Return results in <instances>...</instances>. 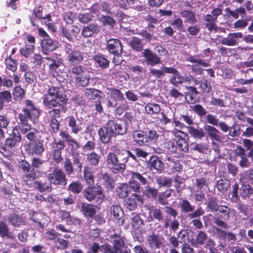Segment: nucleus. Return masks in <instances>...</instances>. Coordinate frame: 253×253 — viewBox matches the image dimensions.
Segmentation results:
<instances>
[{
	"mask_svg": "<svg viewBox=\"0 0 253 253\" xmlns=\"http://www.w3.org/2000/svg\"><path fill=\"white\" fill-rule=\"evenodd\" d=\"M40 115V110L33 102L29 99L26 100L21 112L18 114L17 125L21 132L26 133L32 129L30 121L39 117Z\"/></svg>",
	"mask_w": 253,
	"mask_h": 253,
	"instance_id": "f257e3e1",
	"label": "nucleus"
},
{
	"mask_svg": "<svg viewBox=\"0 0 253 253\" xmlns=\"http://www.w3.org/2000/svg\"><path fill=\"white\" fill-rule=\"evenodd\" d=\"M127 129V127L123 123L114 119L110 120L98 129L99 140L102 143H109L113 137L126 134Z\"/></svg>",
	"mask_w": 253,
	"mask_h": 253,
	"instance_id": "f03ea898",
	"label": "nucleus"
},
{
	"mask_svg": "<svg viewBox=\"0 0 253 253\" xmlns=\"http://www.w3.org/2000/svg\"><path fill=\"white\" fill-rule=\"evenodd\" d=\"M68 98L65 92L61 87L51 85L48 89L47 93L42 98L43 104L49 109L57 106L62 107V111H66L64 107L67 104Z\"/></svg>",
	"mask_w": 253,
	"mask_h": 253,
	"instance_id": "7ed1b4c3",
	"label": "nucleus"
},
{
	"mask_svg": "<svg viewBox=\"0 0 253 253\" xmlns=\"http://www.w3.org/2000/svg\"><path fill=\"white\" fill-rule=\"evenodd\" d=\"M44 162V161L37 157L32 159L31 165L25 160L19 162V168L24 173L22 178L27 185H31L37 177L34 168L40 169Z\"/></svg>",
	"mask_w": 253,
	"mask_h": 253,
	"instance_id": "20e7f679",
	"label": "nucleus"
},
{
	"mask_svg": "<svg viewBox=\"0 0 253 253\" xmlns=\"http://www.w3.org/2000/svg\"><path fill=\"white\" fill-rule=\"evenodd\" d=\"M159 136L154 129H148L145 131L135 130L132 134L133 142L139 146H150L156 142Z\"/></svg>",
	"mask_w": 253,
	"mask_h": 253,
	"instance_id": "39448f33",
	"label": "nucleus"
},
{
	"mask_svg": "<svg viewBox=\"0 0 253 253\" xmlns=\"http://www.w3.org/2000/svg\"><path fill=\"white\" fill-rule=\"evenodd\" d=\"M18 125L14 126L12 132L5 140L4 143L0 145V153L5 157L10 156L19 143L21 141V136L19 131Z\"/></svg>",
	"mask_w": 253,
	"mask_h": 253,
	"instance_id": "423d86ee",
	"label": "nucleus"
},
{
	"mask_svg": "<svg viewBox=\"0 0 253 253\" xmlns=\"http://www.w3.org/2000/svg\"><path fill=\"white\" fill-rule=\"evenodd\" d=\"M193 64L191 66L192 72L196 75H202L205 71L211 78H214V71L213 69H203L202 67L207 68L210 66V60H205L201 58L198 54L194 55H190L186 59Z\"/></svg>",
	"mask_w": 253,
	"mask_h": 253,
	"instance_id": "0eeeda50",
	"label": "nucleus"
},
{
	"mask_svg": "<svg viewBox=\"0 0 253 253\" xmlns=\"http://www.w3.org/2000/svg\"><path fill=\"white\" fill-rule=\"evenodd\" d=\"M107 166L114 173H121L126 169L127 159L119 156L113 152L109 153L106 156Z\"/></svg>",
	"mask_w": 253,
	"mask_h": 253,
	"instance_id": "6e6552de",
	"label": "nucleus"
},
{
	"mask_svg": "<svg viewBox=\"0 0 253 253\" xmlns=\"http://www.w3.org/2000/svg\"><path fill=\"white\" fill-rule=\"evenodd\" d=\"M48 180L51 185L64 188L67 185L68 179L64 170L58 167H55L47 174Z\"/></svg>",
	"mask_w": 253,
	"mask_h": 253,
	"instance_id": "1a4fd4ad",
	"label": "nucleus"
},
{
	"mask_svg": "<svg viewBox=\"0 0 253 253\" xmlns=\"http://www.w3.org/2000/svg\"><path fill=\"white\" fill-rule=\"evenodd\" d=\"M65 53L68 65L81 64L84 60V53L80 49L76 48L70 43H67L66 45Z\"/></svg>",
	"mask_w": 253,
	"mask_h": 253,
	"instance_id": "9d476101",
	"label": "nucleus"
},
{
	"mask_svg": "<svg viewBox=\"0 0 253 253\" xmlns=\"http://www.w3.org/2000/svg\"><path fill=\"white\" fill-rule=\"evenodd\" d=\"M83 196L88 202L96 201L97 204H101L105 198L103 190L100 186H89L83 190Z\"/></svg>",
	"mask_w": 253,
	"mask_h": 253,
	"instance_id": "9b49d317",
	"label": "nucleus"
},
{
	"mask_svg": "<svg viewBox=\"0 0 253 253\" xmlns=\"http://www.w3.org/2000/svg\"><path fill=\"white\" fill-rule=\"evenodd\" d=\"M217 216L213 218V223L221 228L227 229L229 227L225 221L229 220L231 209L225 205H220L217 210Z\"/></svg>",
	"mask_w": 253,
	"mask_h": 253,
	"instance_id": "f8f14e48",
	"label": "nucleus"
},
{
	"mask_svg": "<svg viewBox=\"0 0 253 253\" xmlns=\"http://www.w3.org/2000/svg\"><path fill=\"white\" fill-rule=\"evenodd\" d=\"M49 146L52 161L57 165L61 163L64 160L62 151L65 147L64 141L61 139L57 141L55 138Z\"/></svg>",
	"mask_w": 253,
	"mask_h": 253,
	"instance_id": "ddd939ff",
	"label": "nucleus"
},
{
	"mask_svg": "<svg viewBox=\"0 0 253 253\" xmlns=\"http://www.w3.org/2000/svg\"><path fill=\"white\" fill-rule=\"evenodd\" d=\"M129 175L130 176V180L129 181L130 188L134 192H139L141 186L147 184V179L143 176V174L137 172L130 171Z\"/></svg>",
	"mask_w": 253,
	"mask_h": 253,
	"instance_id": "4468645a",
	"label": "nucleus"
},
{
	"mask_svg": "<svg viewBox=\"0 0 253 253\" xmlns=\"http://www.w3.org/2000/svg\"><path fill=\"white\" fill-rule=\"evenodd\" d=\"M59 136L63 138L62 140L68 144L70 151L72 154L77 153L81 147L80 143L71 135L66 130L61 129L59 131Z\"/></svg>",
	"mask_w": 253,
	"mask_h": 253,
	"instance_id": "2eb2a0df",
	"label": "nucleus"
},
{
	"mask_svg": "<svg viewBox=\"0 0 253 253\" xmlns=\"http://www.w3.org/2000/svg\"><path fill=\"white\" fill-rule=\"evenodd\" d=\"M25 147L26 153L31 156H42L44 151L43 144L41 140L28 143L25 145Z\"/></svg>",
	"mask_w": 253,
	"mask_h": 253,
	"instance_id": "dca6fc26",
	"label": "nucleus"
},
{
	"mask_svg": "<svg viewBox=\"0 0 253 253\" xmlns=\"http://www.w3.org/2000/svg\"><path fill=\"white\" fill-rule=\"evenodd\" d=\"M110 98L107 100V107L108 108H115L118 105V101H123L125 100L124 94L121 90L116 88L109 89Z\"/></svg>",
	"mask_w": 253,
	"mask_h": 253,
	"instance_id": "f3484780",
	"label": "nucleus"
},
{
	"mask_svg": "<svg viewBox=\"0 0 253 253\" xmlns=\"http://www.w3.org/2000/svg\"><path fill=\"white\" fill-rule=\"evenodd\" d=\"M106 49L110 54L121 57L123 52V46L119 39L112 38L107 41Z\"/></svg>",
	"mask_w": 253,
	"mask_h": 253,
	"instance_id": "a211bd4d",
	"label": "nucleus"
},
{
	"mask_svg": "<svg viewBox=\"0 0 253 253\" xmlns=\"http://www.w3.org/2000/svg\"><path fill=\"white\" fill-rule=\"evenodd\" d=\"M147 169L154 173H161L164 170V163L160 158L156 155L150 157L147 163Z\"/></svg>",
	"mask_w": 253,
	"mask_h": 253,
	"instance_id": "6ab92c4d",
	"label": "nucleus"
},
{
	"mask_svg": "<svg viewBox=\"0 0 253 253\" xmlns=\"http://www.w3.org/2000/svg\"><path fill=\"white\" fill-rule=\"evenodd\" d=\"M172 69L174 70V72L173 73H170V74H173V75L169 79V83L175 86H178L180 84L190 83L191 82V75L183 76L179 74L176 69L172 67Z\"/></svg>",
	"mask_w": 253,
	"mask_h": 253,
	"instance_id": "aec40b11",
	"label": "nucleus"
},
{
	"mask_svg": "<svg viewBox=\"0 0 253 253\" xmlns=\"http://www.w3.org/2000/svg\"><path fill=\"white\" fill-rule=\"evenodd\" d=\"M110 238L114 253H121V251L125 246V238L120 234L115 233L110 236Z\"/></svg>",
	"mask_w": 253,
	"mask_h": 253,
	"instance_id": "412c9836",
	"label": "nucleus"
},
{
	"mask_svg": "<svg viewBox=\"0 0 253 253\" xmlns=\"http://www.w3.org/2000/svg\"><path fill=\"white\" fill-rule=\"evenodd\" d=\"M81 31L80 28L77 25H73L70 27H63L61 28V32L69 42H74L76 39L78 35Z\"/></svg>",
	"mask_w": 253,
	"mask_h": 253,
	"instance_id": "4be33fe9",
	"label": "nucleus"
},
{
	"mask_svg": "<svg viewBox=\"0 0 253 253\" xmlns=\"http://www.w3.org/2000/svg\"><path fill=\"white\" fill-rule=\"evenodd\" d=\"M30 187H33L34 188L39 191L40 193H43L45 192H50L51 191L52 185L49 181H47L46 179L43 180H34L32 182L31 185H28Z\"/></svg>",
	"mask_w": 253,
	"mask_h": 253,
	"instance_id": "5701e85b",
	"label": "nucleus"
},
{
	"mask_svg": "<svg viewBox=\"0 0 253 253\" xmlns=\"http://www.w3.org/2000/svg\"><path fill=\"white\" fill-rule=\"evenodd\" d=\"M66 121L73 133L77 134L82 130V124L77 116H69L66 117Z\"/></svg>",
	"mask_w": 253,
	"mask_h": 253,
	"instance_id": "b1692460",
	"label": "nucleus"
},
{
	"mask_svg": "<svg viewBox=\"0 0 253 253\" xmlns=\"http://www.w3.org/2000/svg\"><path fill=\"white\" fill-rule=\"evenodd\" d=\"M143 56L145 58L148 65L154 66L161 63V58L149 49H145L143 52Z\"/></svg>",
	"mask_w": 253,
	"mask_h": 253,
	"instance_id": "393cba45",
	"label": "nucleus"
},
{
	"mask_svg": "<svg viewBox=\"0 0 253 253\" xmlns=\"http://www.w3.org/2000/svg\"><path fill=\"white\" fill-rule=\"evenodd\" d=\"M243 37L241 32L230 33L226 38H223L220 41L222 44L227 46H235L238 44L237 40L241 39Z\"/></svg>",
	"mask_w": 253,
	"mask_h": 253,
	"instance_id": "a878e982",
	"label": "nucleus"
},
{
	"mask_svg": "<svg viewBox=\"0 0 253 253\" xmlns=\"http://www.w3.org/2000/svg\"><path fill=\"white\" fill-rule=\"evenodd\" d=\"M205 130L207 134L208 137L212 141H215L218 142L222 141V133L214 126L210 125L205 126Z\"/></svg>",
	"mask_w": 253,
	"mask_h": 253,
	"instance_id": "bb28decb",
	"label": "nucleus"
},
{
	"mask_svg": "<svg viewBox=\"0 0 253 253\" xmlns=\"http://www.w3.org/2000/svg\"><path fill=\"white\" fill-rule=\"evenodd\" d=\"M167 169L170 173L175 172L180 173L183 169V165L178 160H174L173 158L168 157L166 163Z\"/></svg>",
	"mask_w": 253,
	"mask_h": 253,
	"instance_id": "cd10ccee",
	"label": "nucleus"
},
{
	"mask_svg": "<svg viewBox=\"0 0 253 253\" xmlns=\"http://www.w3.org/2000/svg\"><path fill=\"white\" fill-rule=\"evenodd\" d=\"M97 208L96 205L84 202L81 204V211L84 217L93 218L96 214Z\"/></svg>",
	"mask_w": 253,
	"mask_h": 253,
	"instance_id": "c85d7f7f",
	"label": "nucleus"
},
{
	"mask_svg": "<svg viewBox=\"0 0 253 253\" xmlns=\"http://www.w3.org/2000/svg\"><path fill=\"white\" fill-rule=\"evenodd\" d=\"M58 47L57 42L50 37L43 39L41 42V48L44 54L55 50Z\"/></svg>",
	"mask_w": 253,
	"mask_h": 253,
	"instance_id": "c756f323",
	"label": "nucleus"
},
{
	"mask_svg": "<svg viewBox=\"0 0 253 253\" xmlns=\"http://www.w3.org/2000/svg\"><path fill=\"white\" fill-rule=\"evenodd\" d=\"M187 92L185 94V99L189 104H194L199 101L198 95L199 93L195 86H188L186 87Z\"/></svg>",
	"mask_w": 253,
	"mask_h": 253,
	"instance_id": "7c9ffc66",
	"label": "nucleus"
},
{
	"mask_svg": "<svg viewBox=\"0 0 253 253\" xmlns=\"http://www.w3.org/2000/svg\"><path fill=\"white\" fill-rule=\"evenodd\" d=\"M110 212L117 220L118 225H122L124 223V212L120 206L113 205L110 208Z\"/></svg>",
	"mask_w": 253,
	"mask_h": 253,
	"instance_id": "2f4dec72",
	"label": "nucleus"
},
{
	"mask_svg": "<svg viewBox=\"0 0 253 253\" xmlns=\"http://www.w3.org/2000/svg\"><path fill=\"white\" fill-rule=\"evenodd\" d=\"M83 177L86 184L89 186H93L94 184V170L93 168L85 166L84 167Z\"/></svg>",
	"mask_w": 253,
	"mask_h": 253,
	"instance_id": "473e14b6",
	"label": "nucleus"
},
{
	"mask_svg": "<svg viewBox=\"0 0 253 253\" xmlns=\"http://www.w3.org/2000/svg\"><path fill=\"white\" fill-rule=\"evenodd\" d=\"M149 247L152 249H159L163 244L162 238L158 234L153 233L147 237Z\"/></svg>",
	"mask_w": 253,
	"mask_h": 253,
	"instance_id": "72a5a7b5",
	"label": "nucleus"
},
{
	"mask_svg": "<svg viewBox=\"0 0 253 253\" xmlns=\"http://www.w3.org/2000/svg\"><path fill=\"white\" fill-rule=\"evenodd\" d=\"M239 195L243 200L249 199L253 195V187L249 183L243 182L239 189Z\"/></svg>",
	"mask_w": 253,
	"mask_h": 253,
	"instance_id": "f704fd0d",
	"label": "nucleus"
},
{
	"mask_svg": "<svg viewBox=\"0 0 253 253\" xmlns=\"http://www.w3.org/2000/svg\"><path fill=\"white\" fill-rule=\"evenodd\" d=\"M174 71L172 69V67H168L163 66L161 69H156L151 68L150 69V74L156 79H160L164 77L166 74H170L174 73Z\"/></svg>",
	"mask_w": 253,
	"mask_h": 253,
	"instance_id": "c9c22d12",
	"label": "nucleus"
},
{
	"mask_svg": "<svg viewBox=\"0 0 253 253\" xmlns=\"http://www.w3.org/2000/svg\"><path fill=\"white\" fill-rule=\"evenodd\" d=\"M100 30V27L97 24L90 23L82 29V34L84 37L88 38L98 33Z\"/></svg>",
	"mask_w": 253,
	"mask_h": 253,
	"instance_id": "e433bc0d",
	"label": "nucleus"
},
{
	"mask_svg": "<svg viewBox=\"0 0 253 253\" xmlns=\"http://www.w3.org/2000/svg\"><path fill=\"white\" fill-rule=\"evenodd\" d=\"M203 20L206 22L205 26L209 31L216 32L217 30V26L216 24L217 20L211 14H207L205 15Z\"/></svg>",
	"mask_w": 253,
	"mask_h": 253,
	"instance_id": "4c0bfd02",
	"label": "nucleus"
},
{
	"mask_svg": "<svg viewBox=\"0 0 253 253\" xmlns=\"http://www.w3.org/2000/svg\"><path fill=\"white\" fill-rule=\"evenodd\" d=\"M128 45L133 51L141 52L143 50L144 43L143 40L136 37H132L128 42Z\"/></svg>",
	"mask_w": 253,
	"mask_h": 253,
	"instance_id": "58836bf2",
	"label": "nucleus"
},
{
	"mask_svg": "<svg viewBox=\"0 0 253 253\" xmlns=\"http://www.w3.org/2000/svg\"><path fill=\"white\" fill-rule=\"evenodd\" d=\"M83 189V184L79 180L72 181L67 187V190L74 195H78Z\"/></svg>",
	"mask_w": 253,
	"mask_h": 253,
	"instance_id": "ea45409f",
	"label": "nucleus"
},
{
	"mask_svg": "<svg viewBox=\"0 0 253 253\" xmlns=\"http://www.w3.org/2000/svg\"><path fill=\"white\" fill-rule=\"evenodd\" d=\"M130 224L133 230H140L144 226V221L139 215L135 213H132Z\"/></svg>",
	"mask_w": 253,
	"mask_h": 253,
	"instance_id": "a19ab883",
	"label": "nucleus"
},
{
	"mask_svg": "<svg viewBox=\"0 0 253 253\" xmlns=\"http://www.w3.org/2000/svg\"><path fill=\"white\" fill-rule=\"evenodd\" d=\"M187 129L190 135L195 139H202L205 137V133L201 127L196 128L194 126H188Z\"/></svg>",
	"mask_w": 253,
	"mask_h": 253,
	"instance_id": "79ce46f5",
	"label": "nucleus"
},
{
	"mask_svg": "<svg viewBox=\"0 0 253 253\" xmlns=\"http://www.w3.org/2000/svg\"><path fill=\"white\" fill-rule=\"evenodd\" d=\"M190 148L191 151L198 152L200 154H206L210 149L209 146L204 143L192 142L190 144Z\"/></svg>",
	"mask_w": 253,
	"mask_h": 253,
	"instance_id": "37998d69",
	"label": "nucleus"
},
{
	"mask_svg": "<svg viewBox=\"0 0 253 253\" xmlns=\"http://www.w3.org/2000/svg\"><path fill=\"white\" fill-rule=\"evenodd\" d=\"M93 60L102 69H107L109 67L110 61L104 56L99 53L93 56Z\"/></svg>",
	"mask_w": 253,
	"mask_h": 253,
	"instance_id": "c03bdc74",
	"label": "nucleus"
},
{
	"mask_svg": "<svg viewBox=\"0 0 253 253\" xmlns=\"http://www.w3.org/2000/svg\"><path fill=\"white\" fill-rule=\"evenodd\" d=\"M180 15L185 19L184 22L195 24L197 22V20L195 13L191 10H184L180 12Z\"/></svg>",
	"mask_w": 253,
	"mask_h": 253,
	"instance_id": "a18cd8bd",
	"label": "nucleus"
},
{
	"mask_svg": "<svg viewBox=\"0 0 253 253\" xmlns=\"http://www.w3.org/2000/svg\"><path fill=\"white\" fill-rule=\"evenodd\" d=\"M202 94H210L212 92V86L211 82L207 79L203 77L200 80V84L199 85Z\"/></svg>",
	"mask_w": 253,
	"mask_h": 253,
	"instance_id": "49530a36",
	"label": "nucleus"
},
{
	"mask_svg": "<svg viewBox=\"0 0 253 253\" xmlns=\"http://www.w3.org/2000/svg\"><path fill=\"white\" fill-rule=\"evenodd\" d=\"M86 160L91 167H95L98 166L101 159V156L94 151L87 153L86 155Z\"/></svg>",
	"mask_w": 253,
	"mask_h": 253,
	"instance_id": "de8ad7c7",
	"label": "nucleus"
},
{
	"mask_svg": "<svg viewBox=\"0 0 253 253\" xmlns=\"http://www.w3.org/2000/svg\"><path fill=\"white\" fill-rule=\"evenodd\" d=\"M101 93L102 92L94 88H87L84 92L85 96L90 100H100L101 98Z\"/></svg>",
	"mask_w": 253,
	"mask_h": 253,
	"instance_id": "09e8293b",
	"label": "nucleus"
},
{
	"mask_svg": "<svg viewBox=\"0 0 253 253\" xmlns=\"http://www.w3.org/2000/svg\"><path fill=\"white\" fill-rule=\"evenodd\" d=\"M208 239V234L205 232L200 230L198 232L194 241H192V244L195 247L202 246L205 244Z\"/></svg>",
	"mask_w": 253,
	"mask_h": 253,
	"instance_id": "8fccbe9b",
	"label": "nucleus"
},
{
	"mask_svg": "<svg viewBox=\"0 0 253 253\" xmlns=\"http://www.w3.org/2000/svg\"><path fill=\"white\" fill-rule=\"evenodd\" d=\"M179 206L181 212L183 213H188L193 211L195 208L186 199H181Z\"/></svg>",
	"mask_w": 253,
	"mask_h": 253,
	"instance_id": "3c124183",
	"label": "nucleus"
},
{
	"mask_svg": "<svg viewBox=\"0 0 253 253\" xmlns=\"http://www.w3.org/2000/svg\"><path fill=\"white\" fill-rule=\"evenodd\" d=\"M151 213L152 214V216H150L148 218V221L149 222L152 221L154 219L157 220L158 221H161L164 219L162 208L160 207L153 209L151 211Z\"/></svg>",
	"mask_w": 253,
	"mask_h": 253,
	"instance_id": "603ef678",
	"label": "nucleus"
},
{
	"mask_svg": "<svg viewBox=\"0 0 253 253\" xmlns=\"http://www.w3.org/2000/svg\"><path fill=\"white\" fill-rule=\"evenodd\" d=\"M226 13L229 16L234 19H238L239 15L243 18L246 15V10L243 7H240L234 10H232L229 7H227L225 10Z\"/></svg>",
	"mask_w": 253,
	"mask_h": 253,
	"instance_id": "864d4df0",
	"label": "nucleus"
},
{
	"mask_svg": "<svg viewBox=\"0 0 253 253\" xmlns=\"http://www.w3.org/2000/svg\"><path fill=\"white\" fill-rule=\"evenodd\" d=\"M8 220L12 225L16 227L24 225L25 222V220L22 216L14 212L9 215Z\"/></svg>",
	"mask_w": 253,
	"mask_h": 253,
	"instance_id": "5fc2aeb1",
	"label": "nucleus"
},
{
	"mask_svg": "<svg viewBox=\"0 0 253 253\" xmlns=\"http://www.w3.org/2000/svg\"><path fill=\"white\" fill-rule=\"evenodd\" d=\"M230 186V180L226 178L220 179L216 182L217 189L221 193L226 192Z\"/></svg>",
	"mask_w": 253,
	"mask_h": 253,
	"instance_id": "6e6d98bb",
	"label": "nucleus"
},
{
	"mask_svg": "<svg viewBox=\"0 0 253 253\" xmlns=\"http://www.w3.org/2000/svg\"><path fill=\"white\" fill-rule=\"evenodd\" d=\"M43 8L42 5L35 7L33 9V14L35 17L39 20L47 19L48 22L51 21V16L50 14L48 13L44 16L42 14Z\"/></svg>",
	"mask_w": 253,
	"mask_h": 253,
	"instance_id": "4d7b16f0",
	"label": "nucleus"
},
{
	"mask_svg": "<svg viewBox=\"0 0 253 253\" xmlns=\"http://www.w3.org/2000/svg\"><path fill=\"white\" fill-rule=\"evenodd\" d=\"M130 189L129 186H128L127 184L122 183L117 187L116 192L120 198H124L127 197L130 193Z\"/></svg>",
	"mask_w": 253,
	"mask_h": 253,
	"instance_id": "13d9d810",
	"label": "nucleus"
},
{
	"mask_svg": "<svg viewBox=\"0 0 253 253\" xmlns=\"http://www.w3.org/2000/svg\"><path fill=\"white\" fill-rule=\"evenodd\" d=\"M69 66L68 72L76 77L82 75L84 72L85 68L81 64H75V65H68Z\"/></svg>",
	"mask_w": 253,
	"mask_h": 253,
	"instance_id": "bf43d9fd",
	"label": "nucleus"
},
{
	"mask_svg": "<svg viewBox=\"0 0 253 253\" xmlns=\"http://www.w3.org/2000/svg\"><path fill=\"white\" fill-rule=\"evenodd\" d=\"M172 191V189H168L164 192L158 193V199L160 204L165 205L168 204L167 199L171 196Z\"/></svg>",
	"mask_w": 253,
	"mask_h": 253,
	"instance_id": "052dcab7",
	"label": "nucleus"
},
{
	"mask_svg": "<svg viewBox=\"0 0 253 253\" xmlns=\"http://www.w3.org/2000/svg\"><path fill=\"white\" fill-rule=\"evenodd\" d=\"M172 179L169 177L159 176L156 178V182L159 188L166 187L169 188L172 185Z\"/></svg>",
	"mask_w": 253,
	"mask_h": 253,
	"instance_id": "680f3d73",
	"label": "nucleus"
},
{
	"mask_svg": "<svg viewBox=\"0 0 253 253\" xmlns=\"http://www.w3.org/2000/svg\"><path fill=\"white\" fill-rule=\"evenodd\" d=\"M145 111L147 114H158L160 113L161 107L157 103H148L145 107Z\"/></svg>",
	"mask_w": 253,
	"mask_h": 253,
	"instance_id": "e2e57ef3",
	"label": "nucleus"
},
{
	"mask_svg": "<svg viewBox=\"0 0 253 253\" xmlns=\"http://www.w3.org/2000/svg\"><path fill=\"white\" fill-rule=\"evenodd\" d=\"M101 179L106 189L112 190L115 187V182L112 177L107 173L102 174Z\"/></svg>",
	"mask_w": 253,
	"mask_h": 253,
	"instance_id": "0e129e2a",
	"label": "nucleus"
},
{
	"mask_svg": "<svg viewBox=\"0 0 253 253\" xmlns=\"http://www.w3.org/2000/svg\"><path fill=\"white\" fill-rule=\"evenodd\" d=\"M131 196L132 197L126 199L124 203L126 208L129 210H133L136 208V199L139 198V196L136 194H134Z\"/></svg>",
	"mask_w": 253,
	"mask_h": 253,
	"instance_id": "69168bd1",
	"label": "nucleus"
},
{
	"mask_svg": "<svg viewBox=\"0 0 253 253\" xmlns=\"http://www.w3.org/2000/svg\"><path fill=\"white\" fill-rule=\"evenodd\" d=\"M48 130L51 135L56 134L60 129V124L58 120H48Z\"/></svg>",
	"mask_w": 253,
	"mask_h": 253,
	"instance_id": "338daca9",
	"label": "nucleus"
},
{
	"mask_svg": "<svg viewBox=\"0 0 253 253\" xmlns=\"http://www.w3.org/2000/svg\"><path fill=\"white\" fill-rule=\"evenodd\" d=\"M12 95L15 101H20L24 97L25 92L20 86L17 85L14 88Z\"/></svg>",
	"mask_w": 253,
	"mask_h": 253,
	"instance_id": "774afa93",
	"label": "nucleus"
}]
</instances>
